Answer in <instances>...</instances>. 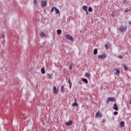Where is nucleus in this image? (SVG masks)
Masks as SVG:
<instances>
[{
    "instance_id": "e433bc0d",
    "label": "nucleus",
    "mask_w": 131,
    "mask_h": 131,
    "mask_svg": "<svg viewBox=\"0 0 131 131\" xmlns=\"http://www.w3.org/2000/svg\"><path fill=\"white\" fill-rule=\"evenodd\" d=\"M129 24H131V21H128Z\"/></svg>"
},
{
    "instance_id": "4468645a",
    "label": "nucleus",
    "mask_w": 131,
    "mask_h": 131,
    "mask_svg": "<svg viewBox=\"0 0 131 131\" xmlns=\"http://www.w3.org/2000/svg\"><path fill=\"white\" fill-rule=\"evenodd\" d=\"M122 66L124 68V69L125 71H127V70H128V68L126 66L122 64Z\"/></svg>"
},
{
    "instance_id": "7ed1b4c3",
    "label": "nucleus",
    "mask_w": 131,
    "mask_h": 131,
    "mask_svg": "<svg viewBox=\"0 0 131 131\" xmlns=\"http://www.w3.org/2000/svg\"><path fill=\"white\" fill-rule=\"evenodd\" d=\"M65 37L67 39H69V40H71L72 41H73V37L69 34H66Z\"/></svg>"
},
{
    "instance_id": "c9c22d12",
    "label": "nucleus",
    "mask_w": 131,
    "mask_h": 131,
    "mask_svg": "<svg viewBox=\"0 0 131 131\" xmlns=\"http://www.w3.org/2000/svg\"><path fill=\"white\" fill-rule=\"evenodd\" d=\"M124 3H127V1L126 0H123Z\"/></svg>"
},
{
    "instance_id": "dca6fc26",
    "label": "nucleus",
    "mask_w": 131,
    "mask_h": 131,
    "mask_svg": "<svg viewBox=\"0 0 131 131\" xmlns=\"http://www.w3.org/2000/svg\"><path fill=\"white\" fill-rule=\"evenodd\" d=\"M82 9L83 10V11H85V12L86 11H88V6H83L82 7Z\"/></svg>"
},
{
    "instance_id": "423d86ee",
    "label": "nucleus",
    "mask_w": 131,
    "mask_h": 131,
    "mask_svg": "<svg viewBox=\"0 0 131 131\" xmlns=\"http://www.w3.org/2000/svg\"><path fill=\"white\" fill-rule=\"evenodd\" d=\"M114 70L115 71V74L118 76V75H119V73H120V71L117 69H114Z\"/></svg>"
},
{
    "instance_id": "a211bd4d",
    "label": "nucleus",
    "mask_w": 131,
    "mask_h": 131,
    "mask_svg": "<svg viewBox=\"0 0 131 131\" xmlns=\"http://www.w3.org/2000/svg\"><path fill=\"white\" fill-rule=\"evenodd\" d=\"M82 81H83L85 83H88V82H89V81H88V80L86 78L82 79Z\"/></svg>"
},
{
    "instance_id": "a878e982",
    "label": "nucleus",
    "mask_w": 131,
    "mask_h": 131,
    "mask_svg": "<svg viewBox=\"0 0 131 131\" xmlns=\"http://www.w3.org/2000/svg\"><path fill=\"white\" fill-rule=\"evenodd\" d=\"M33 4L35 5V6H37V2H36V0H34Z\"/></svg>"
},
{
    "instance_id": "b1692460",
    "label": "nucleus",
    "mask_w": 131,
    "mask_h": 131,
    "mask_svg": "<svg viewBox=\"0 0 131 131\" xmlns=\"http://www.w3.org/2000/svg\"><path fill=\"white\" fill-rule=\"evenodd\" d=\"M88 11L89 12H93V8L92 7H89Z\"/></svg>"
},
{
    "instance_id": "72a5a7b5",
    "label": "nucleus",
    "mask_w": 131,
    "mask_h": 131,
    "mask_svg": "<svg viewBox=\"0 0 131 131\" xmlns=\"http://www.w3.org/2000/svg\"><path fill=\"white\" fill-rule=\"evenodd\" d=\"M111 16L112 17H115V15L114 14V12H112Z\"/></svg>"
},
{
    "instance_id": "2f4dec72",
    "label": "nucleus",
    "mask_w": 131,
    "mask_h": 131,
    "mask_svg": "<svg viewBox=\"0 0 131 131\" xmlns=\"http://www.w3.org/2000/svg\"><path fill=\"white\" fill-rule=\"evenodd\" d=\"M118 58L119 59H122L123 57L122 56V55H119L118 56Z\"/></svg>"
},
{
    "instance_id": "ddd939ff",
    "label": "nucleus",
    "mask_w": 131,
    "mask_h": 131,
    "mask_svg": "<svg viewBox=\"0 0 131 131\" xmlns=\"http://www.w3.org/2000/svg\"><path fill=\"white\" fill-rule=\"evenodd\" d=\"M124 126V121H121L120 122V127H123Z\"/></svg>"
},
{
    "instance_id": "393cba45",
    "label": "nucleus",
    "mask_w": 131,
    "mask_h": 131,
    "mask_svg": "<svg viewBox=\"0 0 131 131\" xmlns=\"http://www.w3.org/2000/svg\"><path fill=\"white\" fill-rule=\"evenodd\" d=\"M129 11H130V9H128V8H127L124 10V13H127L129 12Z\"/></svg>"
},
{
    "instance_id": "20e7f679",
    "label": "nucleus",
    "mask_w": 131,
    "mask_h": 131,
    "mask_svg": "<svg viewBox=\"0 0 131 131\" xmlns=\"http://www.w3.org/2000/svg\"><path fill=\"white\" fill-rule=\"evenodd\" d=\"M47 1H42L41 3V5L43 8H46L47 7Z\"/></svg>"
},
{
    "instance_id": "0eeeda50",
    "label": "nucleus",
    "mask_w": 131,
    "mask_h": 131,
    "mask_svg": "<svg viewBox=\"0 0 131 131\" xmlns=\"http://www.w3.org/2000/svg\"><path fill=\"white\" fill-rule=\"evenodd\" d=\"M113 109L116 111H118V106H117V104L115 103L113 105Z\"/></svg>"
},
{
    "instance_id": "412c9836",
    "label": "nucleus",
    "mask_w": 131,
    "mask_h": 131,
    "mask_svg": "<svg viewBox=\"0 0 131 131\" xmlns=\"http://www.w3.org/2000/svg\"><path fill=\"white\" fill-rule=\"evenodd\" d=\"M55 11L56 12V14H60V10H59V9H57L56 7Z\"/></svg>"
},
{
    "instance_id": "4c0bfd02",
    "label": "nucleus",
    "mask_w": 131,
    "mask_h": 131,
    "mask_svg": "<svg viewBox=\"0 0 131 131\" xmlns=\"http://www.w3.org/2000/svg\"><path fill=\"white\" fill-rule=\"evenodd\" d=\"M129 104H131V100H130V102H129Z\"/></svg>"
},
{
    "instance_id": "bb28decb",
    "label": "nucleus",
    "mask_w": 131,
    "mask_h": 131,
    "mask_svg": "<svg viewBox=\"0 0 131 131\" xmlns=\"http://www.w3.org/2000/svg\"><path fill=\"white\" fill-rule=\"evenodd\" d=\"M72 66H73V64L72 63H71L70 64V68H69L70 70H72Z\"/></svg>"
},
{
    "instance_id": "f8f14e48",
    "label": "nucleus",
    "mask_w": 131,
    "mask_h": 131,
    "mask_svg": "<svg viewBox=\"0 0 131 131\" xmlns=\"http://www.w3.org/2000/svg\"><path fill=\"white\" fill-rule=\"evenodd\" d=\"M68 82L69 84L70 89V90H71V86H72V83L71 82V81L70 80V79H69L68 80Z\"/></svg>"
},
{
    "instance_id": "ea45409f",
    "label": "nucleus",
    "mask_w": 131,
    "mask_h": 131,
    "mask_svg": "<svg viewBox=\"0 0 131 131\" xmlns=\"http://www.w3.org/2000/svg\"><path fill=\"white\" fill-rule=\"evenodd\" d=\"M0 6H1V4H0Z\"/></svg>"
},
{
    "instance_id": "f257e3e1",
    "label": "nucleus",
    "mask_w": 131,
    "mask_h": 131,
    "mask_svg": "<svg viewBox=\"0 0 131 131\" xmlns=\"http://www.w3.org/2000/svg\"><path fill=\"white\" fill-rule=\"evenodd\" d=\"M127 29V26L123 27V26H121L119 28V31L120 32H124V31H126Z\"/></svg>"
},
{
    "instance_id": "6ab92c4d",
    "label": "nucleus",
    "mask_w": 131,
    "mask_h": 131,
    "mask_svg": "<svg viewBox=\"0 0 131 131\" xmlns=\"http://www.w3.org/2000/svg\"><path fill=\"white\" fill-rule=\"evenodd\" d=\"M94 55H97L98 54V49H95L93 51Z\"/></svg>"
},
{
    "instance_id": "f704fd0d",
    "label": "nucleus",
    "mask_w": 131,
    "mask_h": 131,
    "mask_svg": "<svg viewBox=\"0 0 131 131\" xmlns=\"http://www.w3.org/2000/svg\"><path fill=\"white\" fill-rule=\"evenodd\" d=\"M85 12H86V15H89V11L88 10Z\"/></svg>"
},
{
    "instance_id": "2eb2a0df",
    "label": "nucleus",
    "mask_w": 131,
    "mask_h": 131,
    "mask_svg": "<svg viewBox=\"0 0 131 131\" xmlns=\"http://www.w3.org/2000/svg\"><path fill=\"white\" fill-rule=\"evenodd\" d=\"M41 72L42 74H45V73H46V70H45V68H41Z\"/></svg>"
},
{
    "instance_id": "58836bf2",
    "label": "nucleus",
    "mask_w": 131,
    "mask_h": 131,
    "mask_svg": "<svg viewBox=\"0 0 131 131\" xmlns=\"http://www.w3.org/2000/svg\"><path fill=\"white\" fill-rule=\"evenodd\" d=\"M102 122H104V121H103Z\"/></svg>"
},
{
    "instance_id": "c85d7f7f",
    "label": "nucleus",
    "mask_w": 131,
    "mask_h": 131,
    "mask_svg": "<svg viewBox=\"0 0 131 131\" xmlns=\"http://www.w3.org/2000/svg\"><path fill=\"white\" fill-rule=\"evenodd\" d=\"M117 114H118V112L115 111L114 112V115H115V116H116V115H117Z\"/></svg>"
},
{
    "instance_id": "cd10ccee",
    "label": "nucleus",
    "mask_w": 131,
    "mask_h": 131,
    "mask_svg": "<svg viewBox=\"0 0 131 131\" xmlns=\"http://www.w3.org/2000/svg\"><path fill=\"white\" fill-rule=\"evenodd\" d=\"M61 93H63V92H64V86H61Z\"/></svg>"
},
{
    "instance_id": "473e14b6",
    "label": "nucleus",
    "mask_w": 131,
    "mask_h": 131,
    "mask_svg": "<svg viewBox=\"0 0 131 131\" xmlns=\"http://www.w3.org/2000/svg\"><path fill=\"white\" fill-rule=\"evenodd\" d=\"M1 38H5V35L2 34L1 36Z\"/></svg>"
},
{
    "instance_id": "9d476101",
    "label": "nucleus",
    "mask_w": 131,
    "mask_h": 131,
    "mask_svg": "<svg viewBox=\"0 0 131 131\" xmlns=\"http://www.w3.org/2000/svg\"><path fill=\"white\" fill-rule=\"evenodd\" d=\"M53 90H54L55 94H57L58 93V92H59V90H58V89H57V88H56V86H53Z\"/></svg>"
},
{
    "instance_id": "9b49d317",
    "label": "nucleus",
    "mask_w": 131,
    "mask_h": 131,
    "mask_svg": "<svg viewBox=\"0 0 131 131\" xmlns=\"http://www.w3.org/2000/svg\"><path fill=\"white\" fill-rule=\"evenodd\" d=\"M72 105L73 106H78V104H77V99L76 98L75 99V102H74L72 104Z\"/></svg>"
},
{
    "instance_id": "c756f323",
    "label": "nucleus",
    "mask_w": 131,
    "mask_h": 131,
    "mask_svg": "<svg viewBox=\"0 0 131 131\" xmlns=\"http://www.w3.org/2000/svg\"><path fill=\"white\" fill-rule=\"evenodd\" d=\"M56 7H53L51 9V13H53V12H54V10H55Z\"/></svg>"
},
{
    "instance_id": "4be33fe9",
    "label": "nucleus",
    "mask_w": 131,
    "mask_h": 131,
    "mask_svg": "<svg viewBox=\"0 0 131 131\" xmlns=\"http://www.w3.org/2000/svg\"><path fill=\"white\" fill-rule=\"evenodd\" d=\"M40 36H41V37H44L45 36V33L43 32L40 33Z\"/></svg>"
},
{
    "instance_id": "6e6552de",
    "label": "nucleus",
    "mask_w": 131,
    "mask_h": 131,
    "mask_svg": "<svg viewBox=\"0 0 131 131\" xmlns=\"http://www.w3.org/2000/svg\"><path fill=\"white\" fill-rule=\"evenodd\" d=\"M72 120L66 122V125L67 126H70V125H72Z\"/></svg>"
},
{
    "instance_id": "5701e85b",
    "label": "nucleus",
    "mask_w": 131,
    "mask_h": 131,
    "mask_svg": "<svg viewBox=\"0 0 131 131\" xmlns=\"http://www.w3.org/2000/svg\"><path fill=\"white\" fill-rule=\"evenodd\" d=\"M48 77H49V79H52V75H51V74H48Z\"/></svg>"
},
{
    "instance_id": "f03ea898",
    "label": "nucleus",
    "mask_w": 131,
    "mask_h": 131,
    "mask_svg": "<svg viewBox=\"0 0 131 131\" xmlns=\"http://www.w3.org/2000/svg\"><path fill=\"white\" fill-rule=\"evenodd\" d=\"M106 57H107V55L105 54H103L102 55H99L98 56V58L101 59L102 60H104V59H106Z\"/></svg>"
},
{
    "instance_id": "39448f33",
    "label": "nucleus",
    "mask_w": 131,
    "mask_h": 131,
    "mask_svg": "<svg viewBox=\"0 0 131 131\" xmlns=\"http://www.w3.org/2000/svg\"><path fill=\"white\" fill-rule=\"evenodd\" d=\"M114 101H115V98L109 97L107 98L106 102L109 103V102H114Z\"/></svg>"
},
{
    "instance_id": "aec40b11",
    "label": "nucleus",
    "mask_w": 131,
    "mask_h": 131,
    "mask_svg": "<svg viewBox=\"0 0 131 131\" xmlns=\"http://www.w3.org/2000/svg\"><path fill=\"white\" fill-rule=\"evenodd\" d=\"M57 33L58 34V35H60V34H61V33H62V31L61 30H57Z\"/></svg>"
},
{
    "instance_id": "f3484780",
    "label": "nucleus",
    "mask_w": 131,
    "mask_h": 131,
    "mask_svg": "<svg viewBox=\"0 0 131 131\" xmlns=\"http://www.w3.org/2000/svg\"><path fill=\"white\" fill-rule=\"evenodd\" d=\"M85 76L87 77V78H90V77L91 76V75L89 73H85Z\"/></svg>"
},
{
    "instance_id": "7c9ffc66",
    "label": "nucleus",
    "mask_w": 131,
    "mask_h": 131,
    "mask_svg": "<svg viewBox=\"0 0 131 131\" xmlns=\"http://www.w3.org/2000/svg\"><path fill=\"white\" fill-rule=\"evenodd\" d=\"M105 47L106 49H109V46H108V44L105 45Z\"/></svg>"
},
{
    "instance_id": "1a4fd4ad",
    "label": "nucleus",
    "mask_w": 131,
    "mask_h": 131,
    "mask_svg": "<svg viewBox=\"0 0 131 131\" xmlns=\"http://www.w3.org/2000/svg\"><path fill=\"white\" fill-rule=\"evenodd\" d=\"M96 117H102V114L100 113L98 111L97 113H96Z\"/></svg>"
}]
</instances>
